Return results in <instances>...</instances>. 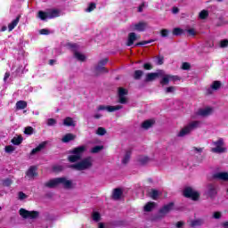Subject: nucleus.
<instances>
[{"label": "nucleus", "instance_id": "obj_25", "mask_svg": "<svg viewBox=\"0 0 228 228\" xmlns=\"http://www.w3.org/2000/svg\"><path fill=\"white\" fill-rule=\"evenodd\" d=\"M20 20V14L18 15V16L16 17V19L13 20L8 25V29H9V31H13V29H15L16 26L19 24Z\"/></svg>", "mask_w": 228, "mask_h": 228}, {"label": "nucleus", "instance_id": "obj_45", "mask_svg": "<svg viewBox=\"0 0 228 228\" xmlns=\"http://www.w3.org/2000/svg\"><path fill=\"white\" fill-rule=\"evenodd\" d=\"M13 151H15V148L12 145L5 146V152H7L8 154H12Z\"/></svg>", "mask_w": 228, "mask_h": 228}, {"label": "nucleus", "instance_id": "obj_3", "mask_svg": "<svg viewBox=\"0 0 228 228\" xmlns=\"http://www.w3.org/2000/svg\"><path fill=\"white\" fill-rule=\"evenodd\" d=\"M212 145L211 152H214V154H224V152H227L224 138H219L217 141L213 142Z\"/></svg>", "mask_w": 228, "mask_h": 228}, {"label": "nucleus", "instance_id": "obj_7", "mask_svg": "<svg viewBox=\"0 0 228 228\" xmlns=\"http://www.w3.org/2000/svg\"><path fill=\"white\" fill-rule=\"evenodd\" d=\"M69 47L73 51L74 53V58L77 60V61H85L86 60V56L81 53H79V45L77 44H69Z\"/></svg>", "mask_w": 228, "mask_h": 228}, {"label": "nucleus", "instance_id": "obj_34", "mask_svg": "<svg viewBox=\"0 0 228 228\" xmlns=\"http://www.w3.org/2000/svg\"><path fill=\"white\" fill-rule=\"evenodd\" d=\"M156 206V203L154 202H149L144 206V211L151 212L152 209H154V207Z\"/></svg>", "mask_w": 228, "mask_h": 228}, {"label": "nucleus", "instance_id": "obj_56", "mask_svg": "<svg viewBox=\"0 0 228 228\" xmlns=\"http://www.w3.org/2000/svg\"><path fill=\"white\" fill-rule=\"evenodd\" d=\"M182 69H183V70H189V69H190V63H188V62H183V65H182Z\"/></svg>", "mask_w": 228, "mask_h": 228}, {"label": "nucleus", "instance_id": "obj_57", "mask_svg": "<svg viewBox=\"0 0 228 228\" xmlns=\"http://www.w3.org/2000/svg\"><path fill=\"white\" fill-rule=\"evenodd\" d=\"M194 152H197V154H201L202 151H204L203 148H193Z\"/></svg>", "mask_w": 228, "mask_h": 228}, {"label": "nucleus", "instance_id": "obj_61", "mask_svg": "<svg viewBox=\"0 0 228 228\" xmlns=\"http://www.w3.org/2000/svg\"><path fill=\"white\" fill-rule=\"evenodd\" d=\"M158 65H163V57H159L157 59Z\"/></svg>", "mask_w": 228, "mask_h": 228}, {"label": "nucleus", "instance_id": "obj_54", "mask_svg": "<svg viewBox=\"0 0 228 228\" xmlns=\"http://www.w3.org/2000/svg\"><path fill=\"white\" fill-rule=\"evenodd\" d=\"M54 124H56V119H54V118H48L47 126H54Z\"/></svg>", "mask_w": 228, "mask_h": 228}, {"label": "nucleus", "instance_id": "obj_32", "mask_svg": "<svg viewBox=\"0 0 228 228\" xmlns=\"http://www.w3.org/2000/svg\"><path fill=\"white\" fill-rule=\"evenodd\" d=\"M151 126H154V120L148 119L142 124V129H149Z\"/></svg>", "mask_w": 228, "mask_h": 228}, {"label": "nucleus", "instance_id": "obj_27", "mask_svg": "<svg viewBox=\"0 0 228 228\" xmlns=\"http://www.w3.org/2000/svg\"><path fill=\"white\" fill-rule=\"evenodd\" d=\"M73 140H76V135L73 134H66L62 139L61 142L63 143H69V142H72Z\"/></svg>", "mask_w": 228, "mask_h": 228}, {"label": "nucleus", "instance_id": "obj_5", "mask_svg": "<svg viewBox=\"0 0 228 228\" xmlns=\"http://www.w3.org/2000/svg\"><path fill=\"white\" fill-rule=\"evenodd\" d=\"M37 17L41 20H47V19H56L58 17V9H48L46 12L39 11Z\"/></svg>", "mask_w": 228, "mask_h": 228}, {"label": "nucleus", "instance_id": "obj_12", "mask_svg": "<svg viewBox=\"0 0 228 228\" xmlns=\"http://www.w3.org/2000/svg\"><path fill=\"white\" fill-rule=\"evenodd\" d=\"M28 180L35 179L38 177V167L30 166L29 168L26 171V176Z\"/></svg>", "mask_w": 228, "mask_h": 228}, {"label": "nucleus", "instance_id": "obj_20", "mask_svg": "<svg viewBox=\"0 0 228 228\" xmlns=\"http://www.w3.org/2000/svg\"><path fill=\"white\" fill-rule=\"evenodd\" d=\"M161 76H163V71H160L158 73H148L146 75L145 81L149 83L151 81H154V79H156V77H159Z\"/></svg>", "mask_w": 228, "mask_h": 228}, {"label": "nucleus", "instance_id": "obj_58", "mask_svg": "<svg viewBox=\"0 0 228 228\" xmlns=\"http://www.w3.org/2000/svg\"><path fill=\"white\" fill-rule=\"evenodd\" d=\"M143 67H144V69H145L146 70H151V69H152V65H151L150 63H145V64L143 65Z\"/></svg>", "mask_w": 228, "mask_h": 228}, {"label": "nucleus", "instance_id": "obj_9", "mask_svg": "<svg viewBox=\"0 0 228 228\" xmlns=\"http://www.w3.org/2000/svg\"><path fill=\"white\" fill-rule=\"evenodd\" d=\"M184 197H187V199H192V200H197L200 197V194L197 192V191L193 190L191 187H187L183 191Z\"/></svg>", "mask_w": 228, "mask_h": 228}, {"label": "nucleus", "instance_id": "obj_28", "mask_svg": "<svg viewBox=\"0 0 228 228\" xmlns=\"http://www.w3.org/2000/svg\"><path fill=\"white\" fill-rule=\"evenodd\" d=\"M45 142H41L37 147L34 148L31 151L30 155L35 156L37 152H40V151H42V149H45Z\"/></svg>", "mask_w": 228, "mask_h": 228}, {"label": "nucleus", "instance_id": "obj_40", "mask_svg": "<svg viewBox=\"0 0 228 228\" xmlns=\"http://www.w3.org/2000/svg\"><path fill=\"white\" fill-rule=\"evenodd\" d=\"M96 134H99V136H104V134H106V128L102 126L98 127Z\"/></svg>", "mask_w": 228, "mask_h": 228}, {"label": "nucleus", "instance_id": "obj_29", "mask_svg": "<svg viewBox=\"0 0 228 228\" xmlns=\"http://www.w3.org/2000/svg\"><path fill=\"white\" fill-rule=\"evenodd\" d=\"M24 138L22 137V135H18L17 137H13L11 141V142L13 145H20V143H22Z\"/></svg>", "mask_w": 228, "mask_h": 228}, {"label": "nucleus", "instance_id": "obj_41", "mask_svg": "<svg viewBox=\"0 0 228 228\" xmlns=\"http://www.w3.org/2000/svg\"><path fill=\"white\" fill-rule=\"evenodd\" d=\"M102 149H104L103 146H94V148H92L91 152L93 154H97V152H101V151H102Z\"/></svg>", "mask_w": 228, "mask_h": 228}, {"label": "nucleus", "instance_id": "obj_59", "mask_svg": "<svg viewBox=\"0 0 228 228\" xmlns=\"http://www.w3.org/2000/svg\"><path fill=\"white\" fill-rule=\"evenodd\" d=\"M143 8H145V3H142L139 7H138V12L142 13L143 12Z\"/></svg>", "mask_w": 228, "mask_h": 228}, {"label": "nucleus", "instance_id": "obj_6", "mask_svg": "<svg viewBox=\"0 0 228 228\" xmlns=\"http://www.w3.org/2000/svg\"><path fill=\"white\" fill-rule=\"evenodd\" d=\"M86 148L85 146H79L71 151V154L68 159L70 161V163H76V161H79L81 159V157L83 156V152H85Z\"/></svg>", "mask_w": 228, "mask_h": 228}, {"label": "nucleus", "instance_id": "obj_18", "mask_svg": "<svg viewBox=\"0 0 228 228\" xmlns=\"http://www.w3.org/2000/svg\"><path fill=\"white\" fill-rule=\"evenodd\" d=\"M222 84L220 83V81H214L211 86L207 89L208 95H211L214 90H219Z\"/></svg>", "mask_w": 228, "mask_h": 228}, {"label": "nucleus", "instance_id": "obj_60", "mask_svg": "<svg viewBox=\"0 0 228 228\" xmlns=\"http://www.w3.org/2000/svg\"><path fill=\"white\" fill-rule=\"evenodd\" d=\"M187 33H189V35H191V37H195V29L193 28L188 29Z\"/></svg>", "mask_w": 228, "mask_h": 228}, {"label": "nucleus", "instance_id": "obj_55", "mask_svg": "<svg viewBox=\"0 0 228 228\" xmlns=\"http://www.w3.org/2000/svg\"><path fill=\"white\" fill-rule=\"evenodd\" d=\"M39 33L40 35H49V33L51 32L47 28H42L41 30H39Z\"/></svg>", "mask_w": 228, "mask_h": 228}, {"label": "nucleus", "instance_id": "obj_14", "mask_svg": "<svg viewBox=\"0 0 228 228\" xmlns=\"http://www.w3.org/2000/svg\"><path fill=\"white\" fill-rule=\"evenodd\" d=\"M106 63H108V58L102 59L101 61H99L98 64L96 65L95 70L97 72L107 73L108 70H107L106 67H104V65H106Z\"/></svg>", "mask_w": 228, "mask_h": 228}, {"label": "nucleus", "instance_id": "obj_51", "mask_svg": "<svg viewBox=\"0 0 228 228\" xmlns=\"http://www.w3.org/2000/svg\"><path fill=\"white\" fill-rule=\"evenodd\" d=\"M169 76V81H180L181 77L179 76H174V75H168Z\"/></svg>", "mask_w": 228, "mask_h": 228}, {"label": "nucleus", "instance_id": "obj_15", "mask_svg": "<svg viewBox=\"0 0 228 228\" xmlns=\"http://www.w3.org/2000/svg\"><path fill=\"white\" fill-rule=\"evenodd\" d=\"M216 193H218V191H216V185H215V184H208L207 186L206 194L208 197L213 199V197H216Z\"/></svg>", "mask_w": 228, "mask_h": 228}, {"label": "nucleus", "instance_id": "obj_19", "mask_svg": "<svg viewBox=\"0 0 228 228\" xmlns=\"http://www.w3.org/2000/svg\"><path fill=\"white\" fill-rule=\"evenodd\" d=\"M140 39V36H136V33L134 32H131L130 34H128V40H127V43H126V45L128 47H131V45H133L135 42V40H138Z\"/></svg>", "mask_w": 228, "mask_h": 228}, {"label": "nucleus", "instance_id": "obj_63", "mask_svg": "<svg viewBox=\"0 0 228 228\" xmlns=\"http://www.w3.org/2000/svg\"><path fill=\"white\" fill-rule=\"evenodd\" d=\"M172 13H174V14L179 13V8H177V7H173V9H172Z\"/></svg>", "mask_w": 228, "mask_h": 228}, {"label": "nucleus", "instance_id": "obj_64", "mask_svg": "<svg viewBox=\"0 0 228 228\" xmlns=\"http://www.w3.org/2000/svg\"><path fill=\"white\" fill-rule=\"evenodd\" d=\"M102 117V114H101V113H95L94 115V118H96V119H99V118H101Z\"/></svg>", "mask_w": 228, "mask_h": 228}, {"label": "nucleus", "instance_id": "obj_2", "mask_svg": "<svg viewBox=\"0 0 228 228\" xmlns=\"http://www.w3.org/2000/svg\"><path fill=\"white\" fill-rule=\"evenodd\" d=\"M200 121H191L180 130V132L177 134V136L179 138H184V136H188V134H190L191 131H194V129H198V127H200Z\"/></svg>", "mask_w": 228, "mask_h": 228}, {"label": "nucleus", "instance_id": "obj_35", "mask_svg": "<svg viewBox=\"0 0 228 228\" xmlns=\"http://www.w3.org/2000/svg\"><path fill=\"white\" fill-rule=\"evenodd\" d=\"M150 197L153 200H158V197H159V191H158V190H151V191L150 192Z\"/></svg>", "mask_w": 228, "mask_h": 228}, {"label": "nucleus", "instance_id": "obj_42", "mask_svg": "<svg viewBox=\"0 0 228 228\" xmlns=\"http://www.w3.org/2000/svg\"><path fill=\"white\" fill-rule=\"evenodd\" d=\"M209 12L207 10H203L200 12V19H208Z\"/></svg>", "mask_w": 228, "mask_h": 228}, {"label": "nucleus", "instance_id": "obj_46", "mask_svg": "<svg viewBox=\"0 0 228 228\" xmlns=\"http://www.w3.org/2000/svg\"><path fill=\"white\" fill-rule=\"evenodd\" d=\"M33 128L32 126H27L25 127V130H24V134H33Z\"/></svg>", "mask_w": 228, "mask_h": 228}, {"label": "nucleus", "instance_id": "obj_1", "mask_svg": "<svg viewBox=\"0 0 228 228\" xmlns=\"http://www.w3.org/2000/svg\"><path fill=\"white\" fill-rule=\"evenodd\" d=\"M93 165L94 159H92V157H87L82 159L80 162L69 166V168H73V170H78L81 172L83 170H88V168H92Z\"/></svg>", "mask_w": 228, "mask_h": 228}, {"label": "nucleus", "instance_id": "obj_37", "mask_svg": "<svg viewBox=\"0 0 228 228\" xmlns=\"http://www.w3.org/2000/svg\"><path fill=\"white\" fill-rule=\"evenodd\" d=\"M95 8H97V5L95 4V3H91L89 4L88 7L86 9V12L90 13V12H94Z\"/></svg>", "mask_w": 228, "mask_h": 228}, {"label": "nucleus", "instance_id": "obj_44", "mask_svg": "<svg viewBox=\"0 0 228 228\" xmlns=\"http://www.w3.org/2000/svg\"><path fill=\"white\" fill-rule=\"evenodd\" d=\"M3 186H6L7 188L12 186V179L10 178H7V179H4L2 183Z\"/></svg>", "mask_w": 228, "mask_h": 228}, {"label": "nucleus", "instance_id": "obj_31", "mask_svg": "<svg viewBox=\"0 0 228 228\" xmlns=\"http://www.w3.org/2000/svg\"><path fill=\"white\" fill-rule=\"evenodd\" d=\"M129 159H131V151H126L122 159L123 165H127Z\"/></svg>", "mask_w": 228, "mask_h": 228}, {"label": "nucleus", "instance_id": "obj_24", "mask_svg": "<svg viewBox=\"0 0 228 228\" xmlns=\"http://www.w3.org/2000/svg\"><path fill=\"white\" fill-rule=\"evenodd\" d=\"M62 125L66 126L67 127H76V122L74 118L70 117H67L63 119Z\"/></svg>", "mask_w": 228, "mask_h": 228}, {"label": "nucleus", "instance_id": "obj_62", "mask_svg": "<svg viewBox=\"0 0 228 228\" xmlns=\"http://www.w3.org/2000/svg\"><path fill=\"white\" fill-rule=\"evenodd\" d=\"M183 225H184V222H183V221H180L176 224L177 228H183Z\"/></svg>", "mask_w": 228, "mask_h": 228}, {"label": "nucleus", "instance_id": "obj_52", "mask_svg": "<svg viewBox=\"0 0 228 228\" xmlns=\"http://www.w3.org/2000/svg\"><path fill=\"white\" fill-rule=\"evenodd\" d=\"M152 42H154V40L142 41L137 43L135 45H147V44H152Z\"/></svg>", "mask_w": 228, "mask_h": 228}, {"label": "nucleus", "instance_id": "obj_22", "mask_svg": "<svg viewBox=\"0 0 228 228\" xmlns=\"http://www.w3.org/2000/svg\"><path fill=\"white\" fill-rule=\"evenodd\" d=\"M174 209V203H169L167 205H165L162 208H160L159 213L162 216L167 215V213H170Z\"/></svg>", "mask_w": 228, "mask_h": 228}, {"label": "nucleus", "instance_id": "obj_36", "mask_svg": "<svg viewBox=\"0 0 228 228\" xmlns=\"http://www.w3.org/2000/svg\"><path fill=\"white\" fill-rule=\"evenodd\" d=\"M183 33H184V30L182 29L181 28H175L173 29V35H175V37H181Z\"/></svg>", "mask_w": 228, "mask_h": 228}, {"label": "nucleus", "instance_id": "obj_43", "mask_svg": "<svg viewBox=\"0 0 228 228\" xmlns=\"http://www.w3.org/2000/svg\"><path fill=\"white\" fill-rule=\"evenodd\" d=\"M92 217L94 222H99L101 220V214L99 212H94Z\"/></svg>", "mask_w": 228, "mask_h": 228}, {"label": "nucleus", "instance_id": "obj_53", "mask_svg": "<svg viewBox=\"0 0 228 228\" xmlns=\"http://www.w3.org/2000/svg\"><path fill=\"white\" fill-rule=\"evenodd\" d=\"M227 46H228V40L227 39L221 40L220 47L224 48V47H227Z\"/></svg>", "mask_w": 228, "mask_h": 228}, {"label": "nucleus", "instance_id": "obj_38", "mask_svg": "<svg viewBox=\"0 0 228 228\" xmlns=\"http://www.w3.org/2000/svg\"><path fill=\"white\" fill-rule=\"evenodd\" d=\"M143 76L142 70H135L134 73V79H140Z\"/></svg>", "mask_w": 228, "mask_h": 228}, {"label": "nucleus", "instance_id": "obj_48", "mask_svg": "<svg viewBox=\"0 0 228 228\" xmlns=\"http://www.w3.org/2000/svg\"><path fill=\"white\" fill-rule=\"evenodd\" d=\"M168 33H169V31H168V29H167V28H163V29L160 31V35H161V37H162L163 38L168 37Z\"/></svg>", "mask_w": 228, "mask_h": 228}, {"label": "nucleus", "instance_id": "obj_8", "mask_svg": "<svg viewBox=\"0 0 228 228\" xmlns=\"http://www.w3.org/2000/svg\"><path fill=\"white\" fill-rule=\"evenodd\" d=\"M58 184H61L66 190H72L76 186L74 182L67 177L58 178Z\"/></svg>", "mask_w": 228, "mask_h": 228}, {"label": "nucleus", "instance_id": "obj_50", "mask_svg": "<svg viewBox=\"0 0 228 228\" xmlns=\"http://www.w3.org/2000/svg\"><path fill=\"white\" fill-rule=\"evenodd\" d=\"M175 92V86H169L166 88V94H174Z\"/></svg>", "mask_w": 228, "mask_h": 228}, {"label": "nucleus", "instance_id": "obj_11", "mask_svg": "<svg viewBox=\"0 0 228 228\" xmlns=\"http://www.w3.org/2000/svg\"><path fill=\"white\" fill-rule=\"evenodd\" d=\"M147 28H149V25L145 21H140L131 25V29H133V31H138L139 33L145 31Z\"/></svg>", "mask_w": 228, "mask_h": 228}, {"label": "nucleus", "instance_id": "obj_30", "mask_svg": "<svg viewBox=\"0 0 228 228\" xmlns=\"http://www.w3.org/2000/svg\"><path fill=\"white\" fill-rule=\"evenodd\" d=\"M28 108V102L26 101H19L16 102V109L26 110Z\"/></svg>", "mask_w": 228, "mask_h": 228}, {"label": "nucleus", "instance_id": "obj_47", "mask_svg": "<svg viewBox=\"0 0 228 228\" xmlns=\"http://www.w3.org/2000/svg\"><path fill=\"white\" fill-rule=\"evenodd\" d=\"M212 218H215V220H220V218H222V213L221 212H214Z\"/></svg>", "mask_w": 228, "mask_h": 228}, {"label": "nucleus", "instance_id": "obj_23", "mask_svg": "<svg viewBox=\"0 0 228 228\" xmlns=\"http://www.w3.org/2000/svg\"><path fill=\"white\" fill-rule=\"evenodd\" d=\"M190 227H200V225H204V219L198 218L194 220L189 221Z\"/></svg>", "mask_w": 228, "mask_h": 228}, {"label": "nucleus", "instance_id": "obj_26", "mask_svg": "<svg viewBox=\"0 0 228 228\" xmlns=\"http://www.w3.org/2000/svg\"><path fill=\"white\" fill-rule=\"evenodd\" d=\"M123 191L121 189H115L112 193V199L114 200H120L122 199Z\"/></svg>", "mask_w": 228, "mask_h": 228}, {"label": "nucleus", "instance_id": "obj_49", "mask_svg": "<svg viewBox=\"0 0 228 228\" xmlns=\"http://www.w3.org/2000/svg\"><path fill=\"white\" fill-rule=\"evenodd\" d=\"M18 196L20 200H24V199H28V195H26V193H24L23 191H20L18 193Z\"/></svg>", "mask_w": 228, "mask_h": 228}, {"label": "nucleus", "instance_id": "obj_33", "mask_svg": "<svg viewBox=\"0 0 228 228\" xmlns=\"http://www.w3.org/2000/svg\"><path fill=\"white\" fill-rule=\"evenodd\" d=\"M149 161H151V159H149V157L140 156L138 158V162L140 165H147V163H149Z\"/></svg>", "mask_w": 228, "mask_h": 228}, {"label": "nucleus", "instance_id": "obj_16", "mask_svg": "<svg viewBox=\"0 0 228 228\" xmlns=\"http://www.w3.org/2000/svg\"><path fill=\"white\" fill-rule=\"evenodd\" d=\"M214 179L228 182V172H217L213 175Z\"/></svg>", "mask_w": 228, "mask_h": 228}, {"label": "nucleus", "instance_id": "obj_4", "mask_svg": "<svg viewBox=\"0 0 228 228\" xmlns=\"http://www.w3.org/2000/svg\"><path fill=\"white\" fill-rule=\"evenodd\" d=\"M19 214L21 218H24V220H37V218L40 216V212L37 210L29 211L26 210V208H20Z\"/></svg>", "mask_w": 228, "mask_h": 228}, {"label": "nucleus", "instance_id": "obj_13", "mask_svg": "<svg viewBox=\"0 0 228 228\" xmlns=\"http://www.w3.org/2000/svg\"><path fill=\"white\" fill-rule=\"evenodd\" d=\"M118 93V102L120 104H126L127 98L126 97V95H127V89L119 87Z\"/></svg>", "mask_w": 228, "mask_h": 228}, {"label": "nucleus", "instance_id": "obj_10", "mask_svg": "<svg viewBox=\"0 0 228 228\" xmlns=\"http://www.w3.org/2000/svg\"><path fill=\"white\" fill-rule=\"evenodd\" d=\"M122 105H116V106H105V105H99L97 107V111H108L109 113H113V111H118V110H122Z\"/></svg>", "mask_w": 228, "mask_h": 228}, {"label": "nucleus", "instance_id": "obj_17", "mask_svg": "<svg viewBox=\"0 0 228 228\" xmlns=\"http://www.w3.org/2000/svg\"><path fill=\"white\" fill-rule=\"evenodd\" d=\"M212 113L213 108L210 107H206L198 110V115H200V117H209V115H212Z\"/></svg>", "mask_w": 228, "mask_h": 228}, {"label": "nucleus", "instance_id": "obj_39", "mask_svg": "<svg viewBox=\"0 0 228 228\" xmlns=\"http://www.w3.org/2000/svg\"><path fill=\"white\" fill-rule=\"evenodd\" d=\"M168 83H170L169 75H165V76L162 77V80L160 81V84H161V85H168Z\"/></svg>", "mask_w": 228, "mask_h": 228}, {"label": "nucleus", "instance_id": "obj_21", "mask_svg": "<svg viewBox=\"0 0 228 228\" xmlns=\"http://www.w3.org/2000/svg\"><path fill=\"white\" fill-rule=\"evenodd\" d=\"M45 188H53L58 187V178H53L44 183Z\"/></svg>", "mask_w": 228, "mask_h": 228}]
</instances>
